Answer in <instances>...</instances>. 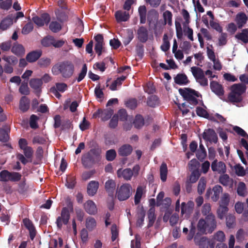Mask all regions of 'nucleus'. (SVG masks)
I'll return each mask as SVG.
<instances>
[{
	"label": "nucleus",
	"mask_w": 248,
	"mask_h": 248,
	"mask_svg": "<svg viewBox=\"0 0 248 248\" xmlns=\"http://www.w3.org/2000/svg\"><path fill=\"white\" fill-rule=\"evenodd\" d=\"M51 62V60L48 58H42L38 62V65L41 67L46 68L48 67Z\"/></svg>",
	"instance_id": "864d4df0"
},
{
	"label": "nucleus",
	"mask_w": 248,
	"mask_h": 248,
	"mask_svg": "<svg viewBox=\"0 0 248 248\" xmlns=\"http://www.w3.org/2000/svg\"><path fill=\"white\" fill-rule=\"evenodd\" d=\"M62 23L57 21H52L49 25V30L53 33H57L62 29Z\"/></svg>",
	"instance_id": "473e14b6"
},
{
	"label": "nucleus",
	"mask_w": 248,
	"mask_h": 248,
	"mask_svg": "<svg viewBox=\"0 0 248 248\" xmlns=\"http://www.w3.org/2000/svg\"><path fill=\"white\" fill-rule=\"evenodd\" d=\"M159 13L155 9L149 10L147 15V20L149 25H156L159 18Z\"/></svg>",
	"instance_id": "9b49d317"
},
{
	"label": "nucleus",
	"mask_w": 248,
	"mask_h": 248,
	"mask_svg": "<svg viewBox=\"0 0 248 248\" xmlns=\"http://www.w3.org/2000/svg\"><path fill=\"white\" fill-rule=\"evenodd\" d=\"M202 138L206 141L215 143H217L218 141L217 133L214 129L211 128L208 129L203 133Z\"/></svg>",
	"instance_id": "9d476101"
},
{
	"label": "nucleus",
	"mask_w": 248,
	"mask_h": 248,
	"mask_svg": "<svg viewBox=\"0 0 248 248\" xmlns=\"http://www.w3.org/2000/svg\"><path fill=\"white\" fill-rule=\"evenodd\" d=\"M226 225L229 228H232L235 225V217L232 214L228 215L226 217Z\"/></svg>",
	"instance_id": "3c124183"
},
{
	"label": "nucleus",
	"mask_w": 248,
	"mask_h": 248,
	"mask_svg": "<svg viewBox=\"0 0 248 248\" xmlns=\"http://www.w3.org/2000/svg\"><path fill=\"white\" fill-rule=\"evenodd\" d=\"M194 203L192 201H189L186 204L183 202L181 204V213L182 214H190L193 211Z\"/></svg>",
	"instance_id": "a878e982"
},
{
	"label": "nucleus",
	"mask_w": 248,
	"mask_h": 248,
	"mask_svg": "<svg viewBox=\"0 0 248 248\" xmlns=\"http://www.w3.org/2000/svg\"><path fill=\"white\" fill-rule=\"evenodd\" d=\"M9 132L10 129L8 127L6 129L0 128V140L4 142L8 141L9 139Z\"/></svg>",
	"instance_id": "a19ab883"
},
{
	"label": "nucleus",
	"mask_w": 248,
	"mask_h": 248,
	"mask_svg": "<svg viewBox=\"0 0 248 248\" xmlns=\"http://www.w3.org/2000/svg\"><path fill=\"white\" fill-rule=\"evenodd\" d=\"M219 182L224 186H228L230 184L229 176L227 174H223L219 177Z\"/></svg>",
	"instance_id": "052dcab7"
},
{
	"label": "nucleus",
	"mask_w": 248,
	"mask_h": 248,
	"mask_svg": "<svg viewBox=\"0 0 248 248\" xmlns=\"http://www.w3.org/2000/svg\"><path fill=\"white\" fill-rule=\"evenodd\" d=\"M247 20L248 17L244 13H239L236 16L235 21L239 29H241L246 24Z\"/></svg>",
	"instance_id": "b1692460"
},
{
	"label": "nucleus",
	"mask_w": 248,
	"mask_h": 248,
	"mask_svg": "<svg viewBox=\"0 0 248 248\" xmlns=\"http://www.w3.org/2000/svg\"><path fill=\"white\" fill-rule=\"evenodd\" d=\"M30 106V100L26 96L21 97L19 101V108L22 112H25L28 110Z\"/></svg>",
	"instance_id": "393cba45"
},
{
	"label": "nucleus",
	"mask_w": 248,
	"mask_h": 248,
	"mask_svg": "<svg viewBox=\"0 0 248 248\" xmlns=\"http://www.w3.org/2000/svg\"><path fill=\"white\" fill-rule=\"evenodd\" d=\"M211 169L213 171H217L218 173H224L226 170L225 163L222 161L218 162L217 159L212 163Z\"/></svg>",
	"instance_id": "4468645a"
},
{
	"label": "nucleus",
	"mask_w": 248,
	"mask_h": 248,
	"mask_svg": "<svg viewBox=\"0 0 248 248\" xmlns=\"http://www.w3.org/2000/svg\"><path fill=\"white\" fill-rule=\"evenodd\" d=\"M87 72V66L86 64L84 63L82 67L80 72L78 74V77L77 78L78 82L82 80L86 75Z\"/></svg>",
	"instance_id": "bf43d9fd"
},
{
	"label": "nucleus",
	"mask_w": 248,
	"mask_h": 248,
	"mask_svg": "<svg viewBox=\"0 0 248 248\" xmlns=\"http://www.w3.org/2000/svg\"><path fill=\"white\" fill-rule=\"evenodd\" d=\"M105 189L110 197H113L116 188V183L112 180L109 179L105 183Z\"/></svg>",
	"instance_id": "5701e85b"
},
{
	"label": "nucleus",
	"mask_w": 248,
	"mask_h": 248,
	"mask_svg": "<svg viewBox=\"0 0 248 248\" xmlns=\"http://www.w3.org/2000/svg\"><path fill=\"white\" fill-rule=\"evenodd\" d=\"M11 51L17 56H22L25 54V51L22 45L15 43L12 47Z\"/></svg>",
	"instance_id": "bb28decb"
},
{
	"label": "nucleus",
	"mask_w": 248,
	"mask_h": 248,
	"mask_svg": "<svg viewBox=\"0 0 248 248\" xmlns=\"http://www.w3.org/2000/svg\"><path fill=\"white\" fill-rule=\"evenodd\" d=\"M135 127L137 129L141 128L144 124V120L141 115L138 114L136 116L133 122Z\"/></svg>",
	"instance_id": "58836bf2"
},
{
	"label": "nucleus",
	"mask_w": 248,
	"mask_h": 248,
	"mask_svg": "<svg viewBox=\"0 0 248 248\" xmlns=\"http://www.w3.org/2000/svg\"><path fill=\"white\" fill-rule=\"evenodd\" d=\"M25 227L29 231L30 237L33 240L35 237L36 231L32 222L29 218H26L23 220Z\"/></svg>",
	"instance_id": "2eb2a0df"
},
{
	"label": "nucleus",
	"mask_w": 248,
	"mask_h": 248,
	"mask_svg": "<svg viewBox=\"0 0 248 248\" xmlns=\"http://www.w3.org/2000/svg\"><path fill=\"white\" fill-rule=\"evenodd\" d=\"M207 181L206 178L202 177L200 178L197 187V192L199 195H202L205 191Z\"/></svg>",
	"instance_id": "c9c22d12"
},
{
	"label": "nucleus",
	"mask_w": 248,
	"mask_h": 248,
	"mask_svg": "<svg viewBox=\"0 0 248 248\" xmlns=\"http://www.w3.org/2000/svg\"><path fill=\"white\" fill-rule=\"evenodd\" d=\"M174 79L175 83L178 85H186L190 82L185 74H177Z\"/></svg>",
	"instance_id": "7c9ffc66"
},
{
	"label": "nucleus",
	"mask_w": 248,
	"mask_h": 248,
	"mask_svg": "<svg viewBox=\"0 0 248 248\" xmlns=\"http://www.w3.org/2000/svg\"><path fill=\"white\" fill-rule=\"evenodd\" d=\"M115 17L118 22H125L129 20L130 15L128 12L119 10L115 12Z\"/></svg>",
	"instance_id": "4be33fe9"
},
{
	"label": "nucleus",
	"mask_w": 248,
	"mask_h": 248,
	"mask_svg": "<svg viewBox=\"0 0 248 248\" xmlns=\"http://www.w3.org/2000/svg\"><path fill=\"white\" fill-rule=\"evenodd\" d=\"M179 92L189 104L195 106L198 104L196 97H198L200 93L198 92L189 88H185L184 89H179Z\"/></svg>",
	"instance_id": "20e7f679"
},
{
	"label": "nucleus",
	"mask_w": 248,
	"mask_h": 248,
	"mask_svg": "<svg viewBox=\"0 0 248 248\" xmlns=\"http://www.w3.org/2000/svg\"><path fill=\"white\" fill-rule=\"evenodd\" d=\"M99 187V183L96 181H91L87 186V192L89 196H93L97 192Z\"/></svg>",
	"instance_id": "412c9836"
},
{
	"label": "nucleus",
	"mask_w": 248,
	"mask_h": 248,
	"mask_svg": "<svg viewBox=\"0 0 248 248\" xmlns=\"http://www.w3.org/2000/svg\"><path fill=\"white\" fill-rule=\"evenodd\" d=\"M117 155L116 152L114 149H110L106 153V159L108 161H113Z\"/></svg>",
	"instance_id": "4d7b16f0"
},
{
	"label": "nucleus",
	"mask_w": 248,
	"mask_h": 248,
	"mask_svg": "<svg viewBox=\"0 0 248 248\" xmlns=\"http://www.w3.org/2000/svg\"><path fill=\"white\" fill-rule=\"evenodd\" d=\"M143 194V188L139 186L137 187L134 197V202L136 205H138L140 202V199Z\"/></svg>",
	"instance_id": "49530a36"
},
{
	"label": "nucleus",
	"mask_w": 248,
	"mask_h": 248,
	"mask_svg": "<svg viewBox=\"0 0 248 248\" xmlns=\"http://www.w3.org/2000/svg\"><path fill=\"white\" fill-rule=\"evenodd\" d=\"M54 37L51 36H47L44 37L41 41L42 45L45 47H49L53 46Z\"/></svg>",
	"instance_id": "603ef678"
},
{
	"label": "nucleus",
	"mask_w": 248,
	"mask_h": 248,
	"mask_svg": "<svg viewBox=\"0 0 248 248\" xmlns=\"http://www.w3.org/2000/svg\"><path fill=\"white\" fill-rule=\"evenodd\" d=\"M163 18L165 25L166 24H168L169 26L172 25V14L170 11L169 10L165 11L163 13Z\"/></svg>",
	"instance_id": "37998d69"
},
{
	"label": "nucleus",
	"mask_w": 248,
	"mask_h": 248,
	"mask_svg": "<svg viewBox=\"0 0 248 248\" xmlns=\"http://www.w3.org/2000/svg\"><path fill=\"white\" fill-rule=\"evenodd\" d=\"M210 89L212 92L218 97H221L224 94V90L222 85L218 82L212 80L210 83Z\"/></svg>",
	"instance_id": "f8f14e48"
},
{
	"label": "nucleus",
	"mask_w": 248,
	"mask_h": 248,
	"mask_svg": "<svg viewBox=\"0 0 248 248\" xmlns=\"http://www.w3.org/2000/svg\"><path fill=\"white\" fill-rule=\"evenodd\" d=\"M197 228L198 231L202 233L206 232V231L208 232V228L204 219H200L198 223Z\"/></svg>",
	"instance_id": "09e8293b"
},
{
	"label": "nucleus",
	"mask_w": 248,
	"mask_h": 248,
	"mask_svg": "<svg viewBox=\"0 0 248 248\" xmlns=\"http://www.w3.org/2000/svg\"><path fill=\"white\" fill-rule=\"evenodd\" d=\"M76 184V178L74 176H69L67 178L66 185L68 188H73Z\"/></svg>",
	"instance_id": "774afa93"
},
{
	"label": "nucleus",
	"mask_w": 248,
	"mask_h": 248,
	"mask_svg": "<svg viewBox=\"0 0 248 248\" xmlns=\"http://www.w3.org/2000/svg\"><path fill=\"white\" fill-rule=\"evenodd\" d=\"M42 54L41 50H33L27 54L26 59L29 62H34L40 58Z\"/></svg>",
	"instance_id": "f3484780"
},
{
	"label": "nucleus",
	"mask_w": 248,
	"mask_h": 248,
	"mask_svg": "<svg viewBox=\"0 0 248 248\" xmlns=\"http://www.w3.org/2000/svg\"><path fill=\"white\" fill-rule=\"evenodd\" d=\"M86 212L90 215H95L97 212V209L95 203L92 200H88L84 204Z\"/></svg>",
	"instance_id": "a211bd4d"
},
{
	"label": "nucleus",
	"mask_w": 248,
	"mask_h": 248,
	"mask_svg": "<svg viewBox=\"0 0 248 248\" xmlns=\"http://www.w3.org/2000/svg\"><path fill=\"white\" fill-rule=\"evenodd\" d=\"M71 213V211L68 210L67 208H62L60 216L57 218L56 220V224L59 229H62L63 225H66L68 224L70 219Z\"/></svg>",
	"instance_id": "0eeeda50"
},
{
	"label": "nucleus",
	"mask_w": 248,
	"mask_h": 248,
	"mask_svg": "<svg viewBox=\"0 0 248 248\" xmlns=\"http://www.w3.org/2000/svg\"><path fill=\"white\" fill-rule=\"evenodd\" d=\"M85 226L89 231H93L96 227V220L93 217H88L86 219Z\"/></svg>",
	"instance_id": "72a5a7b5"
},
{
	"label": "nucleus",
	"mask_w": 248,
	"mask_h": 248,
	"mask_svg": "<svg viewBox=\"0 0 248 248\" xmlns=\"http://www.w3.org/2000/svg\"><path fill=\"white\" fill-rule=\"evenodd\" d=\"M126 79V77L122 76L118 78L116 80L113 81L109 87L110 90L111 91H115L117 90V87L121 86L123 82Z\"/></svg>",
	"instance_id": "e433bc0d"
},
{
	"label": "nucleus",
	"mask_w": 248,
	"mask_h": 248,
	"mask_svg": "<svg viewBox=\"0 0 248 248\" xmlns=\"http://www.w3.org/2000/svg\"><path fill=\"white\" fill-rule=\"evenodd\" d=\"M10 172L7 170H2L0 172V180L3 182L10 181Z\"/></svg>",
	"instance_id": "e2e57ef3"
},
{
	"label": "nucleus",
	"mask_w": 248,
	"mask_h": 248,
	"mask_svg": "<svg viewBox=\"0 0 248 248\" xmlns=\"http://www.w3.org/2000/svg\"><path fill=\"white\" fill-rule=\"evenodd\" d=\"M75 71L74 64L71 61H64L53 65L51 69L52 73L55 76L61 74L62 78H69Z\"/></svg>",
	"instance_id": "f257e3e1"
},
{
	"label": "nucleus",
	"mask_w": 248,
	"mask_h": 248,
	"mask_svg": "<svg viewBox=\"0 0 248 248\" xmlns=\"http://www.w3.org/2000/svg\"><path fill=\"white\" fill-rule=\"evenodd\" d=\"M19 91L21 94L23 95H28L30 93V90L28 86L27 82H24L21 84L19 87Z\"/></svg>",
	"instance_id": "338daca9"
},
{
	"label": "nucleus",
	"mask_w": 248,
	"mask_h": 248,
	"mask_svg": "<svg viewBox=\"0 0 248 248\" xmlns=\"http://www.w3.org/2000/svg\"><path fill=\"white\" fill-rule=\"evenodd\" d=\"M195 243L199 248H208L209 245V240L205 237L201 238L198 241H195Z\"/></svg>",
	"instance_id": "8fccbe9b"
},
{
	"label": "nucleus",
	"mask_w": 248,
	"mask_h": 248,
	"mask_svg": "<svg viewBox=\"0 0 248 248\" xmlns=\"http://www.w3.org/2000/svg\"><path fill=\"white\" fill-rule=\"evenodd\" d=\"M228 211V207L219 205V208L217 210L218 217L220 219H222L224 217Z\"/></svg>",
	"instance_id": "6e6d98bb"
},
{
	"label": "nucleus",
	"mask_w": 248,
	"mask_h": 248,
	"mask_svg": "<svg viewBox=\"0 0 248 248\" xmlns=\"http://www.w3.org/2000/svg\"><path fill=\"white\" fill-rule=\"evenodd\" d=\"M231 92L228 96V102L233 104L239 103L243 100V94L245 93L247 87L242 83L234 84L231 87Z\"/></svg>",
	"instance_id": "7ed1b4c3"
},
{
	"label": "nucleus",
	"mask_w": 248,
	"mask_h": 248,
	"mask_svg": "<svg viewBox=\"0 0 248 248\" xmlns=\"http://www.w3.org/2000/svg\"><path fill=\"white\" fill-rule=\"evenodd\" d=\"M147 105L150 107L155 108L158 104V98L155 95L149 96L147 101Z\"/></svg>",
	"instance_id": "a18cd8bd"
},
{
	"label": "nucleus",
	"mask_w": 248,
	"mask_h": 248,
	"mask_svg": "<svg viewBox=\"0 0 248 248\" xmlns=\"http://www.w3.org/2000/svg\"><path fill=\"white\" fill-rule=\"evenodd\" d=\"M132 192L131 186L129 184L125 183L117 187L116 195L120 201H124L130 197Z\"/></svg>",
	"instance_id": "39448f33"
},
{
	"label": "nucleus",
	"mask_w": 248,
	"mask_h": 248,
	"mask_svg": "<svg viewBox=\"0 0 248 248\" xmlns=\"http://www.w3.org/2000/svg\"><path fill=\"white\" fill-rule=\"evenodd\" d=\"M222 187L219 185H217L213 187L212 189L213 195L211 196V199L213 201L217 202L218 201L220 194L222 192Z\"/></svg>",
	"instance_id": "2f4dec72"
},
{
	"label": "nucleus",
	"mask_w": 248,
	"mask_h": 248,
	"mask_svg": "<svg viewBox=\"0 0 248 248\" xmlns=\"http://www.w3.org/2000/svg\"><path fill=\"white\" fill-rule=\"evenodd\" d=\"M138 12L140 18V23L144 24L146 20L147 9L145 6H140L139 7Z\"/></svg>",
	"instance_id": "f704fd0d"
},
{
	"label": "nucleus",
	"mask_w": 248,
	"mask_h": 248,
	"mask_svg": "<svg viewBox=\"0 0 248 248\" xmlns=\"http://www.w3.org/2000/svg\"><path fill=\"white\" fill-rule=\"evenodd\" d=\"M138 38L142 43H145L148 39L147 29L144 26L140 27L137 31Z\"/></svg>",
	"instance_id": "6ab92c4d"
},
{
	"label": "nucleus",
	"mask_w": 248,
	"mask_h": 248,
	"mask_svg": "<svg viewBox=\"0 0 248 248\" xmlns=\"http://www.w3.org/2000/svg\"><path fill=\"white\" fill-rule=\"evenodd\" d=\"M102 149L99 147H95L90 149L81 158L82 163L85 168H89L93 165L98 163L102 159Z\"/></svg>",
	"instance_id": "f03ea898"
},
{
	"label": "nucleus",
	"mask_w": 248,
	"mask_h": 248,
	"mask_svg": "<svg viewBox=\"0 0 248 248\" xmlns=\"http://www.w3.org/2000/svg\"><path fill=\"white\" fill-rule=\"evenodd\" d=\"M118 116V118L121 121L124 122L127 121L128 115L126 110L125 109H120L117 114Z\"/></svg>",
	"instance_id": "69168bd1"
},
{
	"label": "nucleus",
	"mask_w": 248,
	"mask_h": 248,
	"mask_svg": "<svg viewBox=\"0 0 248 248\" xmlns=\"http://www.w3.org/2000/svg\"><path fill=\"white\" fill-rule=\"evenodd\" d=\"M33 23L31 22H29L23 28L22 33L23 34H28L33 30Z\"/></svg>",
	"instance_id": "0e129e2a"
},
{
	"label": "nucleus",
	"mask_w": 248,
	"mask_h": 248,
	"mask_svg": "<svg viewBox=\"0 0 248 248\" xmlns=\"http://www.w3.org/2000/svg\"><path fill=\"white\" fill-rule=\"evenodd\" d=\"M193 76L202 86H207L208 84L207 78L205 77L203 70L201 68L193 66L191 68Z\"/></svg>",
	"instance_id": "423d86ee"
},
{
	"label": "nucleus",
	"mask_w": 248,
	"mask_h": 248,
	"mask_svg": "<svg viewBox=\"0 0 248 248\" xmlns=\"http://www.w3.org/2000/svg\"><path fill=\"white\" fill-rule=\"evenodd\" d=\"M126 107L131 109H135L138 105L137 99L135 98H129L125 102Z\"/></svg>",
	"instance_id": "de8ad7c7"
},
{
	"label": "nucleus",
	"mask_w": 248,
	"mask_h": 248,
	"mask_svg": "<svg viewBox=\"0 0 248 248\" xmlns=\"http://www.w3.org/2000/svg\"><path fill=\"white\" fill-rule=\"evenodd\" d=\"M230 202V196L228 193H224L220 201V206H227L229 205Z\"/></svg>",
	"instance_id": "680f3d73"
},
{
	"label": "nucleus",
	"mask_w": 248,
	"mask_h": 248,
	"mask_svg": "<svg viewBox=\"0 0 248 248\" xmlns=\"http://www.w3.org/2000/svg\"><path fill=\"white\" fill-rule=\"evenodd\" d=\"M148 218L149 222L147 225L148 228L152 227L155 219V210L153 208H150L148 212Z\"/></svg>",
	"instance_id": "4c0bfd02"
},
{
	"label": "nucleus",
	"mask_w": 248,
	"mask_h": 248,
	"mask_svg": "<svg viewBox=\"0 0 248 248\" xmlns=\"http://www.w3.org/2000/svg\"><path fill=\"white\" fill-rule=\"evenodd\" d=\"M204 220L208 228V232L212 233L217 227L215 216L212 214H209L205 217Z\"/></svg>",
	"instance_id": "ddd939ff"
},
{
	"label": "nucleus",
	"mask_w": 248,
	"mask_h": 248,
	"mask_svg": "<svg viewBox=\"0 0 248 248\" xmlns=\"http://www.w3.org/2000/svg\"><path fill=\"white\" fill-rule=\"evenodd\" d=\"M57 20L62 23L68 19V16L65 12L60 11L59 10H56L55 12Z\"/></svg>",
	"instance_id": "79ce46f5"
},
{
	"label": "nucleus",
	"mask_w": 248,
	"mask_h": 248,
	"mask_svg": "<svg viewBox=\"0 0 248 248\" xmlns=\"http://www.w3.org/2000/svg\"><path fill=\"white\" fill-rule=\"evenodd\" d=\"M50 20V15L46 13L41 14L40 16H36L32 18V21L39 27H43L45 24L48 25Z\"/></svg>",
	"instance_id": "1a4fd4ad"
},
{
	"label": "nucleus",
	"mask_w": 248,
	"mask_h": 248,
	"mask_svg": "<svg viewBox=\"0 0 248 248\" xmlns=\"http://www.w3.org/2000/svg\"><path fill=\"white\" fill-rule=\"evenodd\" d=\"M13 23V18L12 16H8L4 18L0 23V29L4 31L9 28Z\"/></svg>",
	"instance_id": "cd10ccee"
},
{
	"label": "nucleus",
	"mask_w": 248,
	"mask_h": 248,
	"mask_svg": "<svg viewBox=\"0 0 248 248\" xmlns=\"http://www.w3.org/2000/svg\"><path fill=\"white\" fill-rule=\"evenodd\" d=\"M117 174L118 177L123 178L125 180L128 181L131 180L133 173L130 168H126L124 170L119 169L117 171Z\"/></svg>",
	"instance_id": "dca6fc26"
},
{
	"label": "nucleus",
	"mask_w": 248,
	"mask_h": 248,
	"mask_svg": "<svg viewBox=\"0 0 248 248\" xmlns=\"http://www.w3.org/2000/svg\"><path fill=\"white\" fill-rule=\"evenodd\" d=\"M29 84L31 87L37 93L40 92L43 82L42 79L39 78H31Z\"/></svg>",
	"instance_id": "c85d7f7f"
},
{
	"label": "nucleus",
	"mask_w": 248,
	"mask_h": 248,
	"mask_svg": "<svg viewBox=\"0 0 248 248\" xmlns=\"http://www.w3.org/2000/svg\"><path fill=\"white\" fill-rule=\"evenodd\" d=\"M191 46L189 42L185 41L180 45V47L185 54H187L189 53Z\"/></svg>",
	"instance_id": "13d9d810"
},
{
	"label": "nucleus",
	"mask_w": 248,
	"mask_h": 248,
	"mask_svg": "<svg viewBox=\"0 0 248 248\" xmlns=\"http://www.w3.org/2000/svg\"><path fill=\"white\" fill-rule=\"evenodd\" d=\"M113 113V109L110 108L98 109L93 113V117L94 118L101 117L103 121H106L111 118Z\"/></svg>",
	"instance_id": "6e6552de"
},
{
	"label": "nucleus",
	"mask_w": 248,
	"mask_h": 248,
	"mask_svg": "<svg viewBox=\"0 0 248 248\" xmlns=\"http://www.w3.org/2000/svg\"><path fill=\"white\" fill-rule=\"evenodd\" d=\"M133 151L131 145L125 144L121 146L118 149V154L121 156H127L129 155Z\"/></svg>",
	"instance_id": "aec40b11"
},
{
	"label": "nucleus",
	"mask_w": 248,
	"mask_h": 248,
	"mask_svg": "<svg viewBox=\"0 0 248 248\" xmlns=\"http://www.w3.org/2000/svg\"><path fill=\"white\" fill-rule=\"evenodd\" d=\"M235 38L241 41L244 44L248 43V28L243 29L241 32L237 33Z\"/></svg>",
	"instance_id": "c756f323"
},
{
	"label": "nucleus",
	"mask_w": 248,
	"mask_h": 248,
	"mask_svg": "<svg viewBox=\"0 0 248 248\" xmlns=\"http://www.w3.org/2000/svg\"><path fill=\"white\" fill-rule=\"evenodd\" d=\"M201 174L198 170H192L189 179L186 181L190 182L192 184L195 183L199 179Z\"/></svg>",
	"instance_id": "c03bdc74"
},
{
	"label": "nucleus",
	"mask_w": 248,
	"mask_h": 248,
	"mask_svg": "<svg viewBox=\"0 0 248 248\" xmlns=\"http://www.w3.org/2000/svg\"><path fill=\"white\" fill-rule=\"evenodd\" d=\"M237 192L238 195L244 197L246 194V186L244 182H239L237 188Z\"/></svg>",
	"instance_id": "5fc2aeb1"
},
{
	"label": "nucleus",
	"mask_w": 248,
	"mask_h": 248,
	"mask_svg": "<svg viewBox=\"0 0 248 248\" xmlns=\"http://www.w3.org/2000/svg\"><path fill=\"white\" fill-rule=\"evenodd\" d=\"M168 174V168L167 164L163 163L160 167V176L161 181L163 182L167 180Z\"/></svg>",
	"instance_id": "ea45409f"
}]
</instances>
